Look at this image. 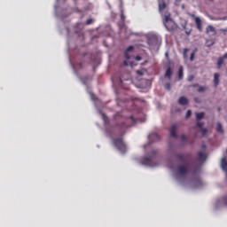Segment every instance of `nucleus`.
<instances>
[{"mask_svg": "<svg viewBox=\"0 0 227 227\" xmlns=\"http://www.w3.org/2000/svg\"><path fill=\"white\" fill-rule=\"evenodd\" d=\"M166 56L168 57V53H166Z\"/></svg>", "mask_w": 227, "mask_h": 227, "instance_id": "58836bf2", "label": "nucleus"}, {"mask_svg": "<svg viewBox=\"0 0 227 227\" xmlns=\"http://www.w3.org/2000/svg\"><path fill=\"white\" fill-rule=\"evenodd\" d=\"M224 59H227V52L225 54H223V57L218 58L217 59V68L221 69V67H223V65H224Z\"/></svg>", "mask_w": 227, "mask_h": 227, "instance_id": "423d86ee", "label": "nucleus"}, {"mask_svg": "<svg viewBox=\"0 0 227 227\" xmlns=\"http://www.w3.org/2000/svg\"><path fill=\"white\" fill-rule=\"evenodd\" d=\"M195 24H196L197 29H199V31H201V29H203V26L201 25V19L196 17L195 18Z\"/></svg>", "mask_w": 227, "mask_h": 227, "instance_id": "f8f14e48", "label": "nucleus"}, {"mask_svg": "<svg viewBox=\"0 0 227 227\" xmlns=\"http://www.w3.org/2000/svg\"><path fill=\"white\" fill-rule=\"evenodd\" d=\"M136 61H141L142 58L141 56L137 55V57H135Z\"/></svg>", "mask_w": 227, "mask_h": 227, "instance_id": "2f4dec72", "label": "nucleus"}, {"mask_svg": "<svg viewBox=\"0 0 227 227\" xmlns=\"http://www.w3.org/2000/svg\"><path fill=\"white\" fill-rule=\"evenodd\" d=\"M206 33H215V28L212 25L207 26Z\"/></svg>", "mask_w": 227, "mask_h": 227, "instance_id": "f3484780", "label": "nucleus"}, {"mask_svg": "<svg viewBox=\"0 0 227 227\" xmlns=\"http://www.w3.org/2000/svg\"><path fill=\"white\" fill-rule=\"evenodd\" d=\"M203 122H200V121H197V127H199V129H203Z\"/></svg>", "mask_w": 227, "mask_h": 227, "instance_id": "b1692460", "label": "nucleus"}, {"mask_svg": "<svg viewBox=\"0 0 227 227\" xmlns=\"http://www.w3.org/2000/svg\"><path fill=\"white\" fill-rule=\"evenodd\" d=\"M178 77L179 79H184V67H180L178 69Z\"/></svg>", "mask_w": 227, "mask_h": 227, "instance_id": "a211bd4d", "label": "nucleus"}, {"mask_svg": "<svg viewBox=\"0 0 227 227\" xmlns=\"http://www.w3.org/2000/svg\"><path fill=\"white\" fill-rule=\"evenodd\" d=\"M199 93H203V91H207V87L200 86L198 89Z\"/></svg>", "mask_w": 227, "mask_h": 227, "instance_id": "aec40b11", "label": "nucleus"}, {"mask_svg": "<svg viewBox=\"0 0 227 227\" xmlns=\"http://www.w3.org/2000/svg\"><path fill=\"white\" fill-rule=\"evenodd\" d=\"M114 146L119 150V152H121L122 153H125L127 152V145L123 142V138H115L114 139Z\"/></svg>", "mask_w": 227, "mask_h": 227, "instance_id": "7ed1b4c3", "label": "nucleus"}, {"mask_svg": "<svg viewBox=\"0 0 227 227\" xmlns=\"http://www.w3.org/2000/svg\"><path fill=\"white\" fill-rule=\"evenodd\" d=\"M165 88H166V90H168V91L171 90V83H166V84H165Z\"/></svg>", "mask_w": 227, "mask_h": 227, "instance_id": "393cba45", "label": "nucleus"}, {"mask_svg": "<svg viewBox=\"0 0 227 227\" xmlns=\"http://www.w3.org/2000/svg\"><path fill=\"white\" fill-rule=\"evenodd\" d=\"M201 132H202V136H207V132H208V129H205V128H202L200 129Z\"/></svg>", "mask_w": 227, "mask_h": 227, "instance_id": "412c9836", "label": "nucleus"}, {"mask_svg": "<svg viewBox=\"0 0 227 227\" xmlns=\"http://www.w3.org/2000/svg\"><path fill=\"white\" fill-rule=\"evenodd\" d=\"M191 114H192V112L191 110H188L186 112V118H191Z\"/></svg>", "mask_w": 227, "mask_h": 227, "instance_id": "bb28decb", "label": "nucleus"}, {"mask_svg": "<svg viewBox=\"0 0 227 227\" xmlns=\"http://www.w3.org/2000/svg\"><path fill=\"white\" fill-rule=\"evenodd\" d=\"M202 148H207V145H202Z\"/></svg>", "mask_w": 227, "mask_h": 227, "instance_id": "e433bc0d", "label": "nucleus"}, {"mask_svg": "<svg viewBox=\"0 0 227 227\" xmlns=\"http://www.w3.org/2000/svg\"><path fill=\"white\" fill-rule=\"evenodd\" d=\"M195 52L193 51L191 56H190V61H194V56H195Z\"/></svg>", "mask_w": 227, "mask_h": 227, "instance_id": "a878e982", "label": "nucleus"}, {"mask_svg": "<svg viewBox=\"0 0 227 227\" xmlns=\"http://www.w3.org/2000/svg\"><path fill=\"white\" fill-rule=\"evenodd\" d=\"M132 51H134V46H129L126 49L124 52L126 59H130V54H129V52H132Z\"/></svg>", "mask_w": 227, "mask_h": 227, "instance_id": "9d476101", "label": "nucleus"}, {"mask_svg": "<svg viewBox=\"0 0 227 227\" xmlns=\"http://www.w3.org/2000/svg\"><path fill=\"white\" fill-rule=\"evenodd\" d=\"M103 118H104V120H106V114H103Z\"/></svg>", "mask_w": 227, "mask_h": 227, "instance_id": "c9c22d12", "label": "nucleus"}, {"mask_svg": "<svg viewBox=\"0 0 227 227\" xmlns=\"http://www.w3.org/2000/svg\"><path fill=\"white\" fill-rule=\"evenodd\" d=\"M195 101L198 102V98H195Z\"/></svg>", "mask_w": 227, "mask_h": 227, "instance_id": "4c0bfd02", "label": "nucleus"}, {"mask_svg": "<svg viewBox=\"0 0 227 227\" xmlns=\"http://www.w3.org/2000/svg\"><path fill=\"white\" fill-rule=\"evenodd\" d=\"M79 68H82V63H79Z\"/></svg>", "mask_w": 227, "mask_h": 227, "instance_id": "72a5a7b5", "label": "nucleus"}, {"mask_svg": "<svg viewBox=\"0 0 227 227\" xmlns=\"http://www.w3.org/2000/svg\"><path fill=\"white\" fill-rule=\"evenodd\" d=\"M176 129L177 126L176 124H172L171 128H170V136L171 137H176Z\"/></svg>", "mask_w": 227, "mask_h": 227, "instance_id": "1a4fd4ad", "label": "nucleus"}, {"mask_svg": "<svg viewBox=\"0 0 227 227\" xmlns=\"http://www.w3.org/2000/svg\"><path fill=\"white\" fill-rule=\"evenodd\" d=\"M150 137H156V139L159 141V139H160V137H159V135L157 133H153L152 135H150Z\"/></svg>", "mask_w": 227, "mask_h": 227, "instance_id": "5701e85b", "label": "nucleus"}, {"mask_svg": "<svg viewBox=\"0 0 227 227\" xmlns=\"http://www.w3.org/2000/svg\"><path fill=\"white\" fill-rule=\"evenodd\" d=\"M178 104L180 106H187V104H189V99H187L185 97H181L178 99Z\"/></svg>", "mask_w": 227, "mask_h": 227, "instance_id": "9b49d317", "label": "nucleus"}, {"mask_svg": "<svg viewBox=\"0 0 227 227\" xmlns=\"http://www.w3.org/2000/svg\"><path fill=\"white\" fill-rule=\"evenodd\" d=\"M171 75H173V71L171 70V67H168L167 70H166L164 77L166 79L169 80V79H171Z\"/></svg>", "mask_w": 227, "mask_h": 227, "instance_id": "4468645a", "label": "nucleus"}, {"mask_svg": "<svg viewBox=\"0 0 227 227\" xmlns=\"http://www.w3.org/2000/svg\"><path fill=\"white\" fill-rule=\"evenodd\" d=\"M159 10L160 12H162V10H166V2L162 1L160 4H159Z\"/></svg>", "mask_w": 227, "mask_h": 227, "instance_id": "6ab92c4d", "label": "nucleus"}, {"mask_svg": "<svg viewBox=\"0 0 227 227\" xmlns=\"http://www.w3.org/2000/svg\"><path fill=\"white\" fill-rule=\"evenodd\" d=\"M176 159L179 162H183V164H187V156L184 154H176Z\"/></svg>", "mask_w": 227, "mask_h": 227, "instance_id": "0eeeda50", "label": "nucleus"}, {"mask_svg": "<svg viewBox=\"0 0 227 227\" xmlns=\"http://www.w3.org/2000/svg\"><path fill=\"white\" fill-rule=\"evenodd\" d=\"M224 205L227 206V196L223 198Z\"/></svg>", "mask_w": 227, "mask_h": 227, "instance_id": "473e14b6", "label": "nucleus"}, {"mask_svg": "<svg viewBox=\"0 0 227 227\" xmlns=\"http://www.w3.org/2000/svg\"><path fill=\"white\" fill-rule=\"evenodd\" d=\"M114 121L115 127H117V129H129V127H132V125L136 123L134 116L130 115L129 117H125L120 115V114L115 115Z\"/></svg>", "mask_w": 227, "mask_h": 227, "instance_id": "f257e3e1", "label": "nucleus"}, {"mask_svg": "<svg viewBox=\"0 0 227 227\" xmlns=\"http://www.w3.org/2000/svg\"><path fill=\"white\" fill-rule=\"evenodd\" d=\"M123 63H124L125 67H129V65H132V62H129L127 60H124Z\"/></svg>", "mask_w": 227, "mask_h": 227, "instance_id": "7c9ffc66", "label": "nucleus"}, {"mask_svg": "<svg viewBox=\"0 0 227 227\" xmlns=\"http://www.w3.org/2000/svg\"><path fill=\"white\" fill-rule=\"evenodd\" d=\"M93 22V19H89L86 21L87 26H90Z\"/></svg>", "mask_w": 227, "mask_h": 227, "instance_id": "cd10ccee", "label": "nucleus"}, {"mask_svg": "<svg viewBox=\"0 0 227 227\" xmlns=\"http://www.w3.org/2000/svg\"><path fill=\"white\" fill-rule=\"evenodd\" d=\"M178 173L184 176L189 173V169L187 168V166H178L177 167Z\"/></svg>", "mask_w": 227, "mask_h": 227, "instance_id": "39448f33", "label": "nucleus"}, {"mask_svg": "<svg viewBox=\"0 0 227 227\" xmlns=\"http://www.w3.org/2000/svg\"><path fill=\"white\" fill-rule=\"evenodd\" d=\"M219 77H221V75L219 74V73H215L214 74V86L215 88H217V86H219Z\"/></svg>", "mask_w": 227, "mask_h": 227, "instance_id": "6e6552de", "label": "nucleus"}, {"mask_svg": "<svg viewBox=\"0 0 227 227\" xmlns=\"http://www.w3.org/2000/svg\"><path fill=\"white\" fill-rule=\"evenodd\" d=\"M186 35H191V31H189V32H186Z\"/></svg>", "mask_w": 227, "mask_h": 227, "instance_id": "f704fd0d", "label": "nucleus"}, {"mask_svg": "<svg viewBox=\"0 0 227 227\" xmlns=\"http://www.w3.org/2000/svg\"><path fill=\"white\" fill-rule=\"evenodd\" d=\"M163 24L166 29H168L170 32L175 31L177 27L176 23H175V21L172 20L170 14L165 15V20L163 21Z\"/></svg>", "mask_w": 227, "mask_h": 227, "instance_id": "f03ea898", "label": "nucleus"}, {"mask_svg": "<svg viewBox=\"0 0 227 227\" xmlns=\"http://www.w3.org/2000/svg\"><path fill=\"white\" fill-rule=\"evenodd\" d=\"M188 81L191 82H192V81H194V75H190L189 77H188Z\"/></svg>", "mask_w": 227, "mask_h": 227, "instance_id": "c756f323", "label": "nucleus"}, {"mask_svg": "<svg viewBox=\"0 0 227 227\" xmlns=\"http://www.w3.org/2000/svg\"><path fill=\"white\" fill-rule=\"evenodd\" d=\"M181 140H182V143H187V136L182 135L181 136Z\"/></svg>", "mask_w": 227, "mask_h": 227, "instance_id": "4be33fe9", "label": "nucleus"}, {"mask_svg": "<svg viewBox=\"0 0 227 227\" xmlns=\"http://www.w3.org/2000/svg\"><path fill=\"white\" fill-rule=\"evenodd\" d=\"M216 131L219 132V134L224 133V130L223 129V124H221V122H217Z\"/></svg>", "mask_w": 227, "mask_h": 227, "instance_id": "2eb2a0df", "label": "nucleus"}, {"mask_svg": "<svg viewBox=\"0 0 227 227\" xmlns=\"http://www.w3.org/2000/svg\"><path fill=\"white\" fill-rule=\"evenodd\" d=\"M157 153H158V152L156 150H153L152 151V156L143 158L142 160H141V163L144 166H155V163L153 162V159L157 155Z\"/></svg>", "mask_w": 227, "mask_h": 227, "instance_id": "20e7f679", "label": "nucleus"}, {"mask_svg": "<svg viewBox=\"0 0 227 227\" xmlns=\"http://www.w3.org/2000/svg\"><path fill=\"white\" fill-rule=\"evenodd\" d=\"M187 52H189V49L185 48L184 50V58H187Z\"/></svg>", "mask_w": 227, "mask_h": 227, "instance_id": "c85d7f7f", "label": "nucleus"}, {"mask_svg": "<svg viewBox=\"0 0 227 227\" xmlns=\"http://www.w3.org/2000/svg\"><path fill=\"white\" fill-rule=\"evenodd\" d=\"M199 160H201L202 162H205L207 160V154L203 152L198 153Z\"/></svg>", "mask_w": 227, "mask_h": 227, "instance_id": "ddd939ff", "label": "nucleus"}, {"mask_svg": "<svg viewBox=\"0 0 227 227\" xmlns=\"http://www.w3.org/2000/svg\"><path fill=\"white\" fill-rule=\"evenodd\" d=\"M203 118H205V113L201 112L196 114L197 121H200V120H203Z\"/></svg>", "mask_w": 227, "mask_h": 227, "instance_id": "dca6fc26", "label": "nucleus"}]
</instances>
